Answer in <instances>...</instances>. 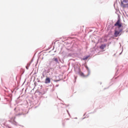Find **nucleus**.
I'll use <instances>...</instances> for the list:
<instances>
[{
    "instance_id": "1",
    "label": "nucleus",
    "mask_w": 128,
    "mask_h": 128,
    "mask_svg": "<svg viewBox=\"0 0 128 128\" xmlns=\"http://www.w3.org/2000/svg\"><path fill=\"white\" fill-rule=\"evenodd\" d=\"M115 26H118V28H122V22H120V20H118L114 24Z\"/></svg>"
},
{
    "instance_id": "2",
    "label": "nucleus",
    "mask_w": 128,
    "mask_h": 128,
    "mask_svg": "<svg viewBox=\"0 0 128 128\" xmlns=\"http://www.w3.org/2000/svg\"><path fill=\"white\" fill-rule=\"evenodd\" d=\"M126 4H128V0H124L123 2H121V6L124 8H126Z\"/></svg>"
},
{
    "instance_id": "3",
    "label": "nucleus",
    "mask_w": 128,
    "mask_h": 128,
    "mask_svg": "<svg viewBox=\"0 0 128 128\" xmlns=\"http://www.w3.org/2000/svg\"><path fill=\"white\" fill-rule=\"evenodd\" d=\"M16 116L12 117L10 118V122H14V124H16Z\"/></svg>"
},
{
    "instance_id": "4",
    "label": "nucleus",
    "mask_w": 128,
    "mask_h": 128,
    "mask_svg": "<svg viewBox=\"0 0 128 128\" xmlns=\"http://www.w3.org/2000/svg\"><path fill=\"white\" fill-rule=\"evenodd\" d=\"M120 32L116 30L114 33V36H116V38L118 36H120Z\"/></svg>"
},
{
    "instance_id": "5",
    "label": "nucleus",
    "mask_w": 128,
    "mask_h": 128,
    "mask_svg": "<svg viewBox=\"0 0 128 128\" xmlns=\"http://www.w3.org/2000/svg\"><path fill=\"white\" fill-rule=\"evenodd\" d=\"M50 78H46L45 80V84H50Z\"/></svg>"
},
{
    "instance_id": "6",
    "label": "nucleus",
    "mask_w": 128,
    "mask_h": 128,
    "mask_svg": "<svg viewBox=\"0 0 128 128\" xmlns=\"http://www.w3.org/2000/svg\"><path fill=\"white\" fill-rule=\"evenodd\" d=\"M106 44H102V45L100 46V48L101 50H104V48H106Z\"/></svg>"
},
{
    "instance_id": "7",
    "label": "nucleus",
    "mask_w": 128,
    "mask_h": 128,
    "mask_svg": "<svg viewBox=\"0 0 128 128\" xmlns=\"http://www.w3.org/2000/svg\"><path fill=\"white\" fill-rule=\"evenodd\" d=\"M54 62H58V60L57 58H54Z\"/></svg>"
},
{
    "instance_id": "8",
    "label": "nucleus",
    "mask_w": 128,
    "mask_h": 128,
    "mask_svg": "<svg viewBox=\"0 0 128 128\" xmlns=\"http://www.w3.org/2000/svg\"><path fill=\"white\" fill-rule=\"evenodd\" d=\"M87 58H88V56H86V58H83L84 60H86Z\"/></svg>"
},
{
    "instance_id": "9",
    "label": "nucleus",
    "mask_w": 128,
    "mask_h": 128,
    "mask_svg": "<svg viewBox=\"0 0 128 128\" xmlns=\"http://www.w3.org/2000/svg\"><path fill=\"white\" fill-rule=\"evenodd\" d=\"M126 8H128V4L126 3Z\"/></svg>"
},
{
    "instance_id": "10",
    "label": "nucleus",
    "mask_w": 128,
    "mask_h": 128,
    "mask_svg": "<svg viewBox=\"0 0 128 128\" xmlns=\"http://www.w3.org/2000/svg\"><path fill=\"white\" fill-rule=\"evenodd\" d=\"M26 70H28V66H26Z\"/></svg>"
}]
</instances>
